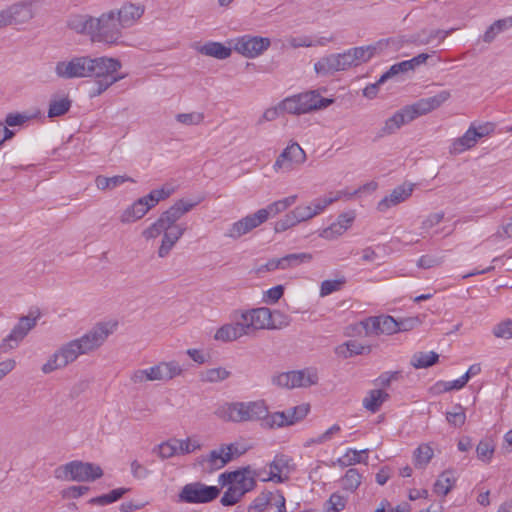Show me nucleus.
Instances as JSON below:
<instances>
[{"label": "nucleus", "mask_w": 512, "mask_h": 512, "mask_svg": "<svg viewBox=\"0 0 512 512\" xmlns=\"http://www.w3.org/2000/svg\"><path fill=\"white\" fill-rule=\"evenodd\" d=\"M450 96L449 91L443 90L432 97L422 98L412 105L403 107L385 121L384 126L380 130V136L391 135L404 124L439 108Z\"/></svg>", "instance_id": "1"}, {"label": "nucleus", "mask_w": 512, "mask_h": 512, "mask_svg": "<svg viewBox=\"0 0 512 512\" xmlns=\"http://www.w3.org/2000/svg\"><path fill=\"white\" fill-rule=\"evenodd\" d=\"M116 321L99 322L78 339L66 344V364L74 362L80 355L90 354L99 349L115 331Z\"/></svg>", "instance_id": "2"}, {"label": "nucleus", "mask_w": 512, "mask_h": 512, "mask_svg": "<svg viewBox=\"0 0 512 512\" xmlns=\"http://www.w3.org/2000/svg\"><path fill=\"white\" fill-rule=\"evenodd\" d=\"M240 322L247 336L258 330L281 329L290 324L289 316L267 307H258L241 312Z\"/></svg>", "instance_id": "3"}, {"label": "nucleus", "mask_w": 512, "mask_h": 512, "mask_svg": "<svg viewBox=\"0 0 512 512\" xmlns=\"http://www.w3.org/2000/svg\"><path fill=\"white\" fill-rule=\"evenodd\" d=\"M267 413L268 407L263 400L226 403L216 411L219 418L236 423L261 421Z\"/></svg>", "instance_id": "4"}, {"label": "nucleus", "mask_w": 512, "mask_h": 512, "mask_svg": "<svg viewBox=\"0 0 512 512\" xmlns=\"http://www.w3.org/2000/svg\"><path fill=\"white\" fill-rule=\"evenodd\" d=\"M91 77H95V88L91 91V97L99 96L111 85L122 79V76H116L115 73L121 68V62L111 57L92 58Z\"/></svg>", "instance_id": "5"}, {"label": "nucleus", "mask_w": 512, "mask_h": 512, "mask_svg": "<svg viewBox=\"0 0 512 512\" xmlns=\"http://www.w3.org/2000/svg\"><path fill=\"white\" fill-rule=\"evenodd\" d=\"M334 102L332 98H323L315 91H307L285 98L279 103L282 112L300 115L328 107Z\"/></svg>", "instance_id": "6"}, {"label": "nucleus", "mask_w": 512, "mask_h": 512, "mask_svg": "<svg viewBox=\"0 0 512 512\" xmlns=\"http://www.w3.org/2000/svg\"><path fill=\"white\" fill-rule=\"evenodd\" d=\"M196 203L177 201L169 209L164 211L161 216L142 232L144 238L153 239L162 234L164 230L172 228H186L184 225L176 224V222L187 212H189Z\"/></svg>", "instance_id": "7"}, {"label": "nucleus", "mask_w": 512, "mask_h": 512, "mask_svg": "<svg viewBox=\"0 0 512 512\" xmlns=\"http://www.w3.org/2000/svg\"><path fill=\"white\" fill-rule=\"evenodd\" d=\"M94 21L93 30H91L92 41L114 44L121 38L123 27L114 10L103 13L98 18H94Z\"/></svg>", "instance_id": "8"}, {"label": "nucleus", "mask_w": 512, "mask_h": 512, "mask_svg": "<svg viewBox=\"0 0 512 512\" xmlns=\"http://www.w3.org/2000/svg\"><path fill=\"white\" fill-rule=\"evenodd\" d=\"M220 492L217 486H208L196 481L182 487L178 494V501L188 504H206L218 498Z\"/></svg>", "instance_id": "9"}, {"label": "nucleus", "mask_w": 512, "mask_h": 512, "mask_svg": "<svg viewBox=\"0 0 512 512\" xmlns=\"http://www.w3.org/2000/svg\"><path fill=\"white\" fill-rule=\"evenodd\" d=\"M257 475L258 473L252 470L250 466H245L234 471L220 474L218 482L222 487L232 485L235 489H238L242 495H245L256 488Z\"/></svg>", "instance_id": "10"}, {"label": "nucleus", "mask_w": 512, "mask_h": 512, "mask_svg": "<svg viewBox=\"0 0 512 512\" xmlns=\"http://www.w3.org/2000/svg\"><path fill=\"white\" fill-rule=\"evenodd\" d=\"M40 317L38 311L30 312L27 316H22L12 328L10 333L2 340L0 348L2 352H8L18 347L20 342L36 326Z\"/></svg>", "instance_id": "11"}, {"label": "nucleus", "mask_w": 512, "mask_h": 512, "mask_svg": "<svg viewBox=\"0 0 512 512\" xmlns=\"http://www.w3.org/2000/svg\"><path fill=\"white\" fill-rule=\"evenodd\" d=\"M34 17L31 2L14 3L0 10V28L20 26L28 23Z\"/></svg>", "instance_id": "12"}, {"label": "nucleus", "mask_w": 512, "mask_h": 512, "mask_svg": "<svg viewBox=\"0 0 512 512\" xmlns=\"http://www.w3.org/2000/svg\"><path fill=\"white\" fill-rule=\"evenodd\" d=\"M286 500L280 490L261 492L248 506V512H286Z\"/></svg>", "instance_id": "13"}, {"label": "nucleus", "mask_w": 512, "mask_h": 512, "mask_svg": "<svg viewBox=\"0 0 512 512\" xmlns=\"http://www.w3.org/2000/svg\"><path fill=\"white\" fill-rule=\"evenodd\" d=\"M102 468L94 463L71 461L66 463V478L77 482H94L103 476Z\"/></svg>", "instance_id": "14"}, {"label": "nucleus", "mask_w": 512, "mask_h": 512, "mask_svg": "<svg viewBox=\"0 0 512 512\" xmlns=\"http://www.w3.org/2000/svg\"><path fill=\"white\" fill-rule=\"evenodd\" d=\"M269 217V212L267 209H260L257 212L250 214L237 222L233 223L227 233L226 237L232 239H238L241 236L249 233L254 228L260 226L264 223Z\"/></svg>", "instance_id": "15"}, {"label": "nucleus", "mask_w": 512, "mask_h": 512, "mask_svg": "<svg viewBox=\"0 0 512 512\" xmlns=\"http://www.w3.org/2000/svg\"><path fill=\"white\" fill-rule=\"evenodd\" d=\"M306 160V153L301 146L293 142L288 145L282 153L277 157L273 168L275 171H286L293 170L296 166L303 164Z\"/></svg>", "instance_id": "16"}, {"label": "nucleus", "mask_w": 512, "mask_h": 512, "mask_svg": "<svg viewBox=\"0 0 512 512\" xmlns=\"http://www.w3.org/2000/svg\"><path fill=\"white\" fill-rule=\"evenodd\" d=\"M270 44L267 37L245 35L236 40L234 50L247 58H255L267 50Z\"/></svg>", "instance_id": "17"}, {"label": "nucleus", "mask_w": 512, "mask_h": 512, "mask_svg": "<svg viewBox=\"0 0 512 512\" xmlns=\"http://www.w3.org/2000/svg\"><path fill=\"white\" fill-rule=\"evenodd\" d=\"M292 458L285 454L275 455L273 461L269 463L270 472L263 482L273 481L275 483H284L289 479Z\"/></svg>", "instance_id": "18"}, {"label": "nucleus", "mask_w": 512, "mask_h": 512, "mask_svg": "<svg viewBox=\"0 0 512 512\" xmlns=\"http://www.w3.org/2000/svg\"><path fill=\"white\" fill-rule=\"evenodd\" d=\"M413 192L412 184H402L394 188L391 193L385 196L379 203L377 204V210L380 212H385L389 208L396 206L406 199H408Z\"/></svg>", "instance_id": "19"}, {"label": "nucleus", "mask_w": 512, "mask_h": 512, "mask_svg": "<svg viewBox=\"0 0 512 512\" xmlns=\"http://www.w3.org/2000/svg\"><path fill=\"white\" fill-rule=\"evenodd\" d=\"M92 63L89 56L73 57L66 63V78L91 77Z\"/></svg>", "instance_id": "20"}, {"label": "nucleus", "mask_w": 512, "mask_h": 512, "mask_svg": "<svg viewBox=\"0 0 512 512\" xmlns=\"http://www.w3.org/2000/svg\"><path fill=\"white\" fill-rule=\"evenodd\" d=\"M144 12L141 6L132 3L123 5L118 11H115L116 17L123 28L130 27L139 19Z\"/></svg>", "instance_id": "21"}, {"label": "nucleus", "mask_w": 512, "mask_h": 512, "mask_svg": "<svg viewBox=\"0 0 512 512\" xmlns=\"http://www.w3.org/2000/svg\"><path fill=\"white\" fill-rule=\"evenodd\" d=\"M186 228H172L170 230H164L161 245L158 249V256L160 258L166 257L177 241L183 236Z\"/></svg>", "instance_id": "22"}, {"label": "nucleus", "mask_w": 512, "mask_h": 512, "mask_svg": "<svg viewBox=\"0 0 512 512\" xmlns=\"http://www.w3.org/2000/svg\"><path fill=\"white\" fill-rule=\"evenodd\" d=\"M157 381H169L180 376L183 372L182 367L177 361L160 362L154 365Z\"/></svg>", "instance_id": "23"}, {"label": "nucleus", "mask_w": 512, "mask_h": 512, "mask_svg": "<svg viewBox=\"0 0 512 512\" xmlns=\"http://www.w3.org/2000/svg\"><path fill=\"white\" fill-rule=\"evenodd\" d=\"M146 199L147 197L139 198L130 207L124 210L121 214L120 221L122 223H131L141 219L149 211Z\"/></svg>", "instance_id": "24"}, {"label": "nucleus", "mask_w": 512, "mask_h": 512, "mask_svg": "<svg viewBox=\"0 0 512 512\" xmlns=\"http://www.w3.org/2000/svg\"><path fill=\"white\" fill-rule=\"evenodd\" d=\"M291 389L297 387H310L317 384L318 375L315 370L303 369L297 371H291L290 379Z\"/></svg>", "instance_id": "25"}, {"label": "nucleus", "mask_w": 512, "mask_h": 512, "mask_svg": "<svg viewBox=\"0 0 512 512\" xmlns=\"http://www.w3.org/2000/svg\"><path fill=\"white\" fill-rule=\"evenodd\" d=\"M246 335L244 328L238 320L235 324H225L221 326L215 333V340L223 342L234 341L242 336Z\"/></svg>", "instance_id": "26"}, {"label": "nucleus", "mask_w": 512, "mask_h": 512, "mask_svg": "<svg viewBox=\"0 0 512 512\" xmlns=\"http://www.w3.org/2000/svg\"><path fill=\"white\" fill-rule=\"evenodd\" d=\"M94 17L90 15H71L67 21V27L80 34H88L92 37Z\"/></svg>", "instance_id": "27"}, {"label": "nucleus", "mask_w": 512, "mask_h": 512, "mask_svg": "<svg viewBox=\"0 0 512 512\" xmlns=\"http://www.w3.org/2000/svg\"><path fill=\"white\" fill-rule=\"evenodd\" d=\"M314 69L317 74L328 75L341 70L338 54H330L322 57L314 64Z\"/></svg>", "instance_id": "28"}, {"label": "nucleus", "mask_w": 512, "mask_h": 512, "mask_svg": "<svg viewBox=\"0 0 512 512\" xmlns=\"http://www.w3.org/2000/svg\"><path fill=\"white\" fill-rule=\"evenodd\" d=\"M389 399V394L382 389L370 390L367 396L363 399V406L368 411L377 412L382 404Z\"/></svg>", "instance_id": "29"}, {"label": "nucleus", "mask_w": 512, "mask_h": 512, "mask_svg": "<svg viewBox=\"0 0 512 512\" xmlns=\"http://www.w3.org/2000/svg\"><path fill=\"white\" fill-rule=\"evenodd\" d=\"M199 52L203 55L223 60L230 57L232 49L220 42H208L200 47Z\"/></svg>", "instance_id": "30"}, {"label": "nucleus", "mask_w": 512, "mask_h": 512, "mask_svg": "<svg viewBox=\"0 0 512 512\" xmlns=\"http://www.w3.org/2000/svg\"><path fill=\"white\" fill-rule=\"evenodd\" d=\"M475 127L471 125L463 136L457 138L452 143V152L461 153L475 146L478 139L476 137Z\"/></svg>", "instance_id": "31"}, {"label": "nucleus", "mask_w": 512, "mask_h": 512, "mask_svg": "<svg viewBox=\"0 0 512 512\" xmlns=\"http://www.w3.org/2000/svg\"><path fill=\"white\" fill-rule=\"evenodd\" d=\"M456 478L451 470H446L440 474L434 483L433 490L436 494L446 496L455 486Z\"/></svg>", "instance_id": "32"}, {"label": "nucleus", "mask_w": 512, "mask_h": 512, "mask_svg": "<svg viewBox=\"0 0 512 512\" xmlns=\"http://www.w3.org/2000/svg\"><path fill=\"white\" fill-rule=\"evenodd\" d=\"M372 351L370 345H364L356 340H349L339 347V353L345 358L356 356V355H367Z\"/></svg>", "instance_id": "33"}, {"label": "nucleus", "mask_w": 512, "mask_h": 512, "mask_svg": "<svg viewBox=\"0 0 512 512\" xmlns=\"http://www.w3.org/2000/svg\"><path fill=\"white\" fill-rule=\"evenodd\" d=\"M439 355L434 352H417L411 357L410 364L416 369L428 368L436 364Z\"/></svg>", "instance_id": "34"}, {"label": "nucleus", "mask_w": 512, "mask_h": 512, "mask_svg": "<svg viewBox=\"0 0 512 512\" xmlns=\"http://www.w3.org/2000/svg\"><path fill=\"white\" fill-rule=\"evenodd\" d=\"M355 329H357L358 334L364 331L366 336L383 334L380 316L369 317L359 322Z\"/></svg>", "instance_id": "35"}, {"label": "nucleus", "mask_w": 512, "mask_h": 512, "mask_svg": "<svg viewBox=\"0 0 512 512\" xmlns=\"http://www.w3.org/2000/svg\"><path fill=\"white\" fill-rule=\"evenodd\" d=\"M378 48L379 44L351 48L350 52L356 66L369 61L377 53Z\"/></svg>", "instance_id": "36"}, {"label": "nucleus", "mask_w": 512, "mask_h": 512, "mask_svg": "<svg viewBox=\"0 0 512 512\" xmlns=\"http://www.w3.org/2000/svg\"><path fill=\"white\" fill-rule=\"evenodd\" d=\"M231 372L223 367L207 369L200 373V380L204 383H217L229 378Z\"/></svg>", "instance_id": "37"}, {"label": "nucleus", "mask_w": 512, "mask_h": 512, "mask_svg": "<svg viewBox=\"0 0 512 512\" xmlns=\"http://www.w3.org/2000/svg\"><path fill=\"white\" fill-rule=\"evenodd\" d=\"M434 456V451L429 444H421L414 451V465L416 468H424Z\"/></svg>", "instance_id": "38"}, {"label": "nucleus", "mask_w": 512, "mask_h": 512, "mask_svg": "<svg viewBox=\"0 0 512 512\" xmlns=\"http://www.w3.org/2000/svg\"><path fill=\"white\" fill-rule=\"evenodd\" d=\"M280 259H281L282 269L284 270V269L299 266L300 264H303V263H309L313 259V256L310 253L302 252V253L287 254V255L281 257Z\"/></svg>", "instance_id": "39"}, {"label": "nucleus", "mask_w": 512, "mask_h": 512, "mask_svg": "<svg viewBox=\"0 0 512 512\" xmlns=\"http://www.w3.org/2000/svg\"><path fill=\"white\" fill-rule=\"evenodd\" d=\"M261 426L264 429H275L288 426L285 412H274L272 414H269L268 412L267 416L262 418Z\"/></svg>", "instance_id": "40"}, {"label": "nucleus", "mask_w": 512, "mask_h": 512, "mask_svg": "<svg viewBox=\"0 0 512 512\" xmlns=\"http://www.w3.org/2000/svg\"><path fill=\"white\" fill-rule=\"evenodd\" d=\"M127 181L134 182L132 178L120 175L113 177L97 176L95 179L96 186L100 190L113 189Z\"/></svg>", "instance_id": "41"}, {"label": "nucleus", "mask_w": 512, "mask_h": 512, "mask_svg": "<svg viewBox=\"0 0 512 512\" xmlns=\"http://www.w3.org/2000/svg\"><path fill=\"white\" fill-rule=\"evenodd\" d=\"M380 320L383 334L390 335L399 331L408 330V325H406V322H397L391 316L381 315Z\"/></svg>", "instance_id": "42"}, {"label": "nucleus", "mask_w": 512, "mask_h": 512, "mask_svg": "<svg viewBox=\"0 0 512 512\" xmlns=\"http://www.w3.org/2000/svg\"><path fill=\"white\" fill-rule=\"evenodd\" d=\"M362 476L356 468H350L342 478V487L345 490L354 492L361 484Z\"/></svg>", "instance_id": "43"}, {"label": "nucleus", "mask_w": 512, "mask_h": 512, "mask_svg": "<svg viewBox=\"0 0 512 512\" xmlns=\"http://www.w3.org/2000/svg\"><path fill=\"white\" fill-rule=\"evenodd\" d=\"M172 443L176 445L178 455L189 454L201 448V444L197 440H191L190 438H173Z\"/></svg>", "instance_id": "44"}, {"label": "nucleus", "mask_w": 512, "mask_h": 512, "mask_svg": "<svg viewBox=\"0 0 512 512\" xmlns=\"http://www.w3.org/2000/svg\"><path fill=\"white\" fill-rule=\"evenodd\" d=\"M362 454H368V449L357 451L354 449H348L343 458H340L338 462L341 466L347 467L358 463H366V460L362 459Z\"/></svg>", "instance_id": "45"}, {"label": "nucleus", "mask_w": 512, "mask_h": 512, "mask_svg": "<svg viewBox=\"0 0 512 512\" xmlns=\"http://www.w3.org/2000/svg\"><path fill=\"white\" fill-rule=\"evenodd\" d=\"M310 410L309 405L302 404L285 411V416L287 417L288 426L295 424L296 422L304 419Z\"/></svg>", "instance_id": "46"}, {"label": "nucleus", "mask_w": 512, "mask_h": 512, "mask_svg": "<svg viewBox=\"0 0 512 512\" xmlns=\"http://www.w3.org/2000/svg\"><path fill=\"white\" fill-rule=\"evenodd\" d=\"M447 422L454 427H462L466 421L465 409L462 405L456 404L453 412L446 413Z\"/></svg>", "instance_id": "47"}, {"label": "nucleus", "mask_w": 512, "mask_h": 512, "mask_svg": "<svg viewBox=\"0 0 512 512\" xmlns=\"http://www.w3.org/2000/svg\"><path fill=\"white\" fill-rule=\"evenodd\" d=\"M467 384V376H461L459 379L454 381H438L434 389L437 390V392H448L451 390H459L463 388Z\"/></svg>", "instance_id": "48"}, {"label": "nucleus", "mask_w": 512, "mask_h": 512, "mask_svg": "<svg viewBox=\"0 0 512 512\" xmlns=\"http://www.w3.org/2000/svg\"><path fill=\"white\" fill-rule=\"evenodd\" d=\"M409 71H413L411 68V63L408 60L396 63L392 65L388 71H386L381 77L380 82H385L388 79L397 76L401 73H407Z\"/></svg>", "instance_id": "49"}, {"label": "nucleus", "mask_w": 512, "mask_h": 512, "mask_svg": "<svg viewBox=\"0 0 512 512\" xmlns=\"http://www.w3.org/2000/svg\"><path fill=\"white\" fill-rule=\"evenodd\" d=\"M341 192H337L335 195L330 193L329 196H325L323 198L315 199L312 202V213H314V216L321 213L328 205L334 203L340 198Z\"/></svg>", "instance_id": "50"}, {"label": "nucleus", "mask_w": 512, "mask_h": 512, "mask_svg": "<svg viewBox=\"0 0 512 512\" xmlns=\"http://www.w3.org/2000/svg\"><path fill=\"white\" fill-rule=\"evenodd\" d=\"M243 497L244 495H242L238 489H235L232 485H229L221 497L220 503L226 507L233 506L237 504Z\"/></svg>", "instance_id": "51"}, {"label": "nucleus", "mask_w": 512, "mask_h": 512, "mask_svg": "<svg viewBox=\"0 0 512 512\" xmlns=\"http://www.w3.org/2000/svg\"><path fill=\"white\" fill-rule=\"evenodd\" d=\"M476 453L479 460L490 462L494 454V446L487 440H481L476 447Z\"/></svg>", "instance_id": "52"}, {"label": "nucleus", "mask_w": 512, "mask_h": 512, "mask_svg": "<svg viewBox=\"0 0 512 512\" xmlns=\"http://www.w3.org/2000/svg\"><path fill=\"white\" fill-rule=\"evenodd\" d=\"M493 335L496 338L511 339L512 338V320L506 319L495 325Z\"/></svg>", "instance_id": "53"}, {"label": "nucleus", "mask_w": 512, "mask_h": 512, "mask_svg": "<svg viewBox=\"0 0 512 512\" xmlns=\"http://www.w3.org/2000/svg\"><path fill=\"white\" fill-rule=\"evenodd\" d=\"M223 449L220 447L218 449L211 450L209 454L204 458V461L208 463L209 471L219 470L223 468V462L221 453Z\"/></svg>", "instance_id": "54"}, {"label": "nucleus", "mask_w": 512, "mask_h": 512, "mask_svg": "<svg viewBox=\"0 0 512 512\" xmlns=\"http://www.w3.org/2000/svg\"><path fill=\"white\" fill-rule=\"evenodd\" d=\"M345 283V279H334V280H324L321 283L320 287V295L327 296L335 291L340 290L341 286Z\"/></svg>", "instance_id": "55"}, {"label": "nucleus", "mask_w": 512, "mask_h": 512, "mask_svg": "<svg viewBox=\"0 0 512 512\" xmlns=\"http://www.w3.org/2000/svg\"><path fill=\"white\" fill-rule=\"evenodd\" d=\"M204 119L202 113H180L176 115V120L184 125H197Z\"/></svg>", "instance_id": "56"}, {"label": "nucleus", "mask_w": 512, "mask_h": 512, "mask_svg": "<svg viewBox=\"0 0 512 512\" xmlns=\"http://www.w3.org/2000/svg\"><path fill=\"white\" fill-rule=\"evenodd\" d=\"M61 115H64V97L56 96L50 102L48 117L54 118Z\"/></svg>", "instance_id": "57"}, {"label": "nucleus", "mask_w": 512, "mask_h": 512, "mask_svg": "<svg viewBox=\"0 0 512 512\" xmlns=\"http://www.w3.org/2000/svg\"><path fill=\"white\" fill-rule=\"evenodd\" d=\"M30 119V116L20 113H10L6 116L4 123L7 128L11 129L15 126H21Z\"/></svg>", "instance_id": "58"}, {"label": "nucleus", "mask_w": 512, "mask_h": 512, "mask_svg": "<svg viewBox=\"0 0 512 512\" xmlns=\"http://www.w3.org/2000/svg\"><path fill=\"white\" fill-rule=\"evenodd\" d=\"M346 502L347 499L344 496L338 493H333L327 501L328 510L333 512H340L345 508Z\"/></svg>", "instance_id": "59"}, {"label": "nucleus", "mask_w": 512, "mask_h": 512, "mask_svg": "<svg viewBox=\"0 0 512 512\" xmlns=\"http://www.w3.org/2000/svg\"><path fill=\"white\" fill-rule=\"evenodd\" d=\"M296 224H298L296 218H295V215H293L292 211L287 213L282 219L278 220L276 223H275V231L276 232H283V231H286L287 229L295 226Z\"/></svg>", "instance_id": "60"}, {"label": "nucleus", "mask_w": 512, "mask_h": 512, "mask_svg": "<svg viewBox=\"0 0 512 512\" xmlns=\"http://www.w3.org/2000/svg\"><path fill=\"white\" fill-rule=\"evenodd\" d=\"M284 294V286L276 285L265 292L264 302L267 304H275Z\"/></svg>", "instance_id": "61"}, {"label": "nucleus", "mask_w": 512, "mask_h": 512, "mask_svg": "<svg viewBox=\"0 0 512 512\" xmlns=\"http://www.w3.org/2000/svg\"><path fill=\"white\" fill-rule=\"evenodd\" d=\"M158 450L159 456L163 459H168L175 455H178L176 445L172 443V439L160 444L158 446Z\"/></svg>", "instance_id": "62"}, {"label": "nucleus", "mask_w": 512, "mask_h": 512, "mask_svg": "<svg viewBox=\"0 0 512 512\" xmlns=\"http://www.w3.org/2000/svg\"><path fill=\"white\" fill-rule=\"evenodd\" d=\"M292 213L293 215H295V218L298 223L309 220L314 217L311 205L297 206L294 210H292Z\"/></svg>", "instance_id": "63"}, {"label": "nucleus", "mask_w": 512, "mask_h": 512, "mask_svg": "<svg viewBox=\"0 0 512 512\" xmlns=\"http://www.w3.org/2000/svg\"><path fill=\"white\" fill-rule=\"evenodd\" d=\"M60 356H64L63 348L58 349L42 366L43 373L48 374L56 370L59 367L57 361Z\"/></svg>", "instance_id": "64"}]
</instances>
